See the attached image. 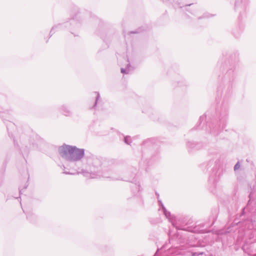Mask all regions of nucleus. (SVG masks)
Wrapping results in <instances>:
<instances>
[{
  "label": "nucleus",
  "instance_id": "1",
  "mask_svg": "<svg viewBox=\"0 0 256 256\" xmlns=\"http://www.w3.org/2000/svg\"><path fill=\"white\" fill-rule=\"evenodd\" d=\"M226 120L227 118L226 116H225L220 120L216 124H209V129H206L214 134H218L224 128L226 124Z\"/></svg>",
  "mask_w": 256,
  "mask_h": 256
},
{
  "label": "nucleus",
  "instance_id": "2",
  "mask_svg": "<svg viewBox=\"0 0 256 256\" xmlns=\"http://www.w3.org/2000/svg\"><path fill=\"white\" fill-rule=\"evenodd\" d=\"M230 1L234 4L235 10L240 12H244L248 4V0H230Z\"/></svg>",
  "mask_w": 256,
  "mask_h": 256
},
{
  "label": "nucleus",
  "instance_id": "3",
  "mask_svg": "<svg viewBox=\"0 0 256 256\" xmlns=\"http://www.w3.org/2000/svg\"><path fill=\"white\" fill-rule=\"evenodd\" d=\"M72 148V146L64 145L60 148V152L62 157L72 159L73 152Z\"/></svg>",
  "mask_w": 256,
  "mask_h": 256
},
{
  "label": "nucleus",
  "instance_id": "4",
  "mask_svg": "<svg viewBox=\"0 0 256 256\" xmlns=\"http://www.w3.org/2000/svg\"><path fill=\"white\" fill-rule=\"evenodd\" d=\"M72 159L78 160L84 154V150L82 149L73 146Z\"/></svg>",
  "mask_w": 256,
  "mask_h": 256
},
{
  "label": "nucleus",
  "instance_id": "5",
  "mask_svg": "<svg viewBox=\"0 0 256 256\" xmlns=\"http://www.w3.org/2000/svg\"><path fill=\"white\" fill-rule=\"evenodd\" d=\"M178 229H182V230H186L190 231V232H194V233H204L206 232L204 230L200 229L199 228V227L198 226H196L193 228H178V227L177 226V230Z\"/></svg>",
  "mask_w": 256,
  "mask_h": 256
},
{
  "label": "nucleus",
  "instance_id": "6",
  "mask_svg": "<svg viewBox=\"0 0 256 256\" xmlns=\"http://www.w3.org/2000/svg\"><path fill=\"white\" fill-rule=\"evenodd\" d=\"M206 120V116L202 115L200 118V125L202 123L204 124L205 121Z\"/></svg>",
  "mask_w": 256,
  "mask_h": 256
},
{
  "label": "nucleus",
  "instance_id": "7",
  "mask_svg": "<svg viewBox=\"0 0 256 256\" xmlns=\"http://www.w3.org/2000/svg\"><path fill=\"white\" fill-rule=\"evenodd\" d=\"M240 163L238 162L236 164V165L234 166V170H238L240 168Z\"/></svg>",
  "mask_w": 256,
  "mask_h": 256
},
{
  "label": "nucleus",
  "instance_id": "8",
  "mask_svg": "<svg viewBox=\"0 0 256 256\" xmlns=\"http://www.w3.org/2000/svg\"><path fill=\"white\" fill-rule=\"evenodd\" d=\"M121 72L122 73H125L126 72L125 70L123 68L121 69Z\"/></svg>",
  "mask_w": 256,
  "mask_h": 256
},
{
  "label": "nucleus",
  "instance_id": "9",
  "mask_svg": "<svg viewBox=\"0 0 256 256\" xmlns=\"http://www.w3.org/2000/svg\"><path fill=\"white\" fill-rule=\"evenodd\" d=\"M190 5H191V4H189L186 5V6H190Z\"/></svg>",
  "mask_w": 256,
  "mask_h": 256
},
{
  "label": "nucleus",
  "instance_id": "10",
  "mask_svg": "<svg viewBox=\"0 0 256 256\" xmlns=\"http://www.w3.org/2000/svg\"><path fill=\"white\" fill-rule=\"evenodd\" d=\"M179 7H180V8H182V6H179Z\"/></svg>",
  "mask_w": 256,
  "mask_h": 256
}]
</instances>
